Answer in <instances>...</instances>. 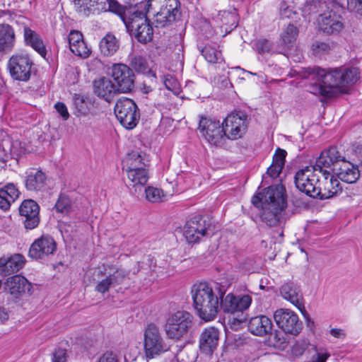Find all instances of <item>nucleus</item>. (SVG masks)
<instances>
[{"label":"nucleus","mask_w":362,"mask_h":362,"mask_svg":"<svg viewBox=\"0 0 362 362\" xmlns=\"http://www.w3.org/2000/svg\"><path fill=\"white\" fill-rule=\"evenodd\" d=\"M305 72L306 76H313V78L320 83H312L308 90L320 95L325 98L334 97L337 90L344 91L348 86L354 84L360 78L359 70L353 66H339L322 69L319 66L308 67Z\"/></svg>","instance_id":"1"},{"label":"nucleus","mask_w":362,"mask_h":362,"mask_svg":"<svg viewBox=\"0 0 362 362\" xmlns=\"http://www.w3.org/2000/svg\"><path fill=\"white\" fill-rule=\"evenodd\" d=\"M252 203L262 207L261 220L268 226H276L280 223L281 213L287 206L285 189L282 185L270 186L255 194Z\"/></svg>","instance_id":"2"},{"label":"nucleus","mask_w":362,"mask_h":362,"mask_svg":"<svg viewBox=\"0 0 362 362\" xmlns=\"http://www.w3.org/2000/svg\"><path fill=\"white\" fill-rule=\"evenodd\" d=\"M145 156L142 151H132L122 160L124 182L134 195L142 191L149 179L148 165Z\"/></svg>","instance_id":"3"},{"label":"nucleus","mask_w":362,"mask_h":362,"mask_svg":"<svg viewBox=\"0 0 362 362\" xmlns=\"http://www.w3.org/2000/svg\"><path fill=\"white\" fill-rule=\"evenodd\" d=\"M193 305L199 317L206 322L216 318L219 308V298L206 283L194 284L192 288Z\"/></svg>","instance_id":"4"},{"label":"nucleus","mask_w":362,"mask_h":362,"mask_svg":"<svg viewBox=\"0 0 362 362\" xmlns=\"http://www.w3.org/2000/svg\"><path fill=\"white\" fill-rule=\"evenodd\" d=\"M157 6H159V9L155 11L153 16V23L156 27L168 26L180 17L179 0H148L141 5L146 13H148Z\"/></svg>","instance_id":"5"},{"label":"nucleus","mask_w":362,"mask_h":362,"mask_svg":"<svg viewBox=\"0 0 362 362\" xmlns=\"http://www.w3.org/2000/svg\"><path fill=\"white\" fill-rule=\"evenodd\" d=\"M193 316L185 310H177L169 315L165 332L169 339L180 341L187 339L192 332Z\"/></svg>","instance_id":"6"},{"label":"nucleus","mask_w":362,"mask_h":362,"mask_svg":"<svg viewBox=\"0 0 362 362\" xmlns=\"http://www.w3.org/2000/svg\"><path fill=\"white\" fill-rule=\"evenodd\" d=\"M146 13L143 11H136L128 21L124 20L131 35H134L139 42L144 44L150 42L153 35V30L146 18Z\"/></svg>","instance_id":"7"},{"label":"nucleus","mask_w":362,"mask_h":362,"mask_svg":"<svg viewBox=\"0 0 362 362\" xmlns=\"http://www.w3.org/2000/svg\"><path fill=\"white\" fill-rule=\"evenodd\" d=\"M199 130L205 140L215 146H221L227 139L223 123L215 119L202 117L199 120Z\"/></svg>","instance_id":"8"},{"label":"nucleus","mask_w":362,"mask_h":362,"mask_svg":"<svg viewBox=\"0 0 362 362\" xmlns=\"http://www.w3.org/2000/svg\"><path fill=\"white\" fill-rule=\"evenodd\" d=\"M115 113L120 124L128 129H134L140 118L137 105L128 98H122L117 101Z\"/></svg>","instance_id":"9"},{"label":"nucleus","mask_w":362,"mask_h":362,"mask_svg":"<svg viewBox=\"0 0 362 362\" xmlns=\"http://www.w3.org/2000/svg\"><path fill=\"white\" fill-rule=\"evenodd\" d=\"M211 226V220L208 216L196 214L187 220L184 226L183 235L189 243H198L206 235Z\"/></svg>","instance_id":"10"},{"label":"nucleus","mask_w":362,"mask_h":362,"mask_svg":"<svg viewBox=\"0 0 362 362\" xmlns=\"http://www.w3.org/2000/svg\"><path fill=\"white\" fill-rule=\"evenodd\" d=\"M144 350L148 358H153L168 350L159 328L154 324L148 325L144 331Z\"/></svg>","instance_id":"11"},{"label":"nucleus","mask_w":362,"mask_h":362,"mask_svg":"<svg viewBox=\"0 0 362 362\" xmlns=\"http://www.w3.org/2000/svg\"><path fill=\"white\" fill-rule=\"evenodd\" d=\"M320 175L312 165L306 166L296 172L294 177V182L299 191L306 195L314 197Z\"/></svg>","instance_id":"12"},{"label":"nucleus","mask_w":362,"mask_h":362,"mask_svg":"<svg viewBox=\"0 0 362 362\" xmlns=\"http://www.w3.org/2000/svg\"><path fill=\"white\" fill-rule=\"evenodd\" d=\"M223 123L227 139L236 140L247 132L248 116L241 111L234 112L228 115Z\"/></svg>","instance_id":"13"},{"label":"nucleus","mask_w":362,"mask_h":362,"mask_svg":"<svg viewBox=\"0 0 362 362\" xmlns=\"http://www.w3.org/2000/svg\"><path fill=\"white\" fill-rule=\"evenodd\" d=\"M111 76L119 93H129L134 86L133 70L126 64H115L111 69Z\"/></svg>","instance_id":"14"},{"label":"nucleus","mask_w":362,"mask_h":362,"mask_svg":"<svg viewBox=\"0 0 362 362\" xmlns=\"http://www.w3.org/2000/svg\"><path fill=\"white\" fill-rule=\"evenodd\" d=\"M274 319L277 326L286 333L296 336L303 329V323L299 320L298 315L289 309L276 310Z\"/></svg>","instance_id":"15"},{"label":"nucleus","mask_w":362,"mask_h":362,"mask_svg":"<svg viewBox=\"0 0 362 362\" xmlns=\"http://www.w3.org/2000/svg\"><path fill=\"white\" fill-rule=\"evenodd\" d=\"M56 250L54 239L49 235H42L31 244L28 255L33 259H43L53 255Z\"/></svg>","instance_id":"16"},{"label":"nucleus","mask_w":362,"mask_h":362,"mask_svg":"<svg viewBox=\"0 0 362 362\" xmlns=\"http://www.w3.org/2000/svg\"><path fill=\"white\" fill-rule=\"evenodd\" d=\"M32 65L33 62L27 55H13L8 63L11 77L21 81L30 79Z\"/></svg>","instance_id":"17"},{"label":"nucleus","mask_w":362,"mask_h":362,"mask_svg":"<svg viewBox=\"0 0 362 362\" xmlns=\"http://www.w3.org/2000/svg\"><path fill=\"white\" fill-rule=\"evenodd\" d=\"M321 175L323 179L321 180L319 177L317 189H316L313 198L329 199L341 192V187L339 181L334 178L329 170L323 171V174Z\"/></svg>","instance_id":"18"},{"label":"nucleus","mask_w":362,"mask_h":362,"mask_svg":"<svg viewBox=\"0 0 362 362\" xmlns=\"http://www.w3.org/2000/svg\"><path fill=\"white\" fill-rule=\"evenodd\" d=\"M252 303V297L249 295L235 296L228 293L221 298L219 308L226 313L243 312L249 308Z\"/></svg>","instance_id":"19"},{"label":"nucleus","mask_w":362,"mask_h":362,"mask_svg":"<svg viewBox=\"0 0 362 362\" xmlns=\"http://www.w3.org/2000/svg\"><path fill=\"white\" fill-rule=\"evenodd\" d=\"M343 156L341 155L337 147H330L321 153L317 158L315 165L319 174H323V171L327 170V168L332 169L335 172Z\"/></svg>","instance_id":"20"},{"label":"nucleus","mask_w":362,"mask_h":362,"mask_svg":"<svg viewBox=\"0 0 362 362\" xmlns=\"http://www.w3.org/2000/svg\"><path fill=\"white\" fill-rule=\"evenodd\" d=\"M19 213L24 218L23 223L27 230H33L39 225L40 206L35 201L24 200L19 207Z\"/></svg>","instance_id":"21"},{"label":"nucleus","mask_w":362,"mask_h":362,"mask_svg":"<svg viewBox=\"0 0 362 362\" xmlns=\"http://www.w3.org/2000/svg\"><path fill=\"white\" fill-rule=\"evenodd\" d=\"M320 30L328 35L339 33L344 28L341 17L332 11L320 14L317 18Z\"/></svg>","instance_id":"22"},{"label":"nucleus","mask_w":362,"mask_h":362,"mask_svg":"<svg viewBox=\"0 0 362 362\" xmlns=\"http://www.w3.org/2000/svg\"><path fill=\"white\" fill-rule=\"evenodd\" d=\"M219 341V331L214 327L205 328L199 338V348L202 352L211 354L216 349Z\"/></svg>","instance_id":"23"},{"label":"nucleus","mask_w":362,"mask_h":362,"mask_svg":"<svg viewBox=\"0 0 362 362\" xmlns=\"http://www.w3.org/2000/svg\"><path fill=\"white\" fill-rule=\"evenodd\" d=\"M335 173L339 179L347 183H354L360 177L358 166L346 160L344 157L341 158L340 163L335 169Z\"/></svg>","instance_id":"24"},{"label":"nucleus","mask_w":362,"mask_h":362,"mask_svg":"<svg viewBox=\"0 0 362 362\" xmlns=\"http://www.w3.org/2000/svg\"><path fill=\"white\" fill-rule=\"evenodd\" d=\"M94 93L100 98L110 102L118 93L112 81L106 78L101 77L93 82Z\"/></svg>","instance_id":"25"},{"label":"nucleus","mask_w":362,"mask_h":362,"mask_svg":"<svg viewBox=\"0 0 362 362\" xmlns=\"http://www.w3.org/2000/svg\"><path fill=\"white\" fill-rule=\"evenodd\" d=\"M68 41L70 50L75 55L84 59L90 56V49L84 42L81 33L77 30L71 31L68 37Z\"/></svg>","instance_id":"26"},{"label":"nucleus","mask_w":362,"mask_h":362,"mask_svg":"<svg viewBox=\"0 0 362 362\" xmlns=\"http://www.w3.org/2000/svg\"><path fill=\"white\" fill-rule=\"evenodd\" d=\"M272 320L265 315H258L250 319L248 329L254 335L264 336L272 329Z\"/></svg>","instance_id":"27"},{"label":"nucleus","mask_w":362,"mask_h":362,"mask_svg":"<svg viewBox=\"0 0 362 362\" xmlns=\"http://www.w3.org/2000/svg\"><path fill=\"white\" fill-rule=\"evenodd\" d=\"M25 174V185L28 190L38 191L45 186L47 176L41 170L30 168Z\"/></svg>","instance_id":"28"},{"label":"nucleus","mask_w":362,"mask_h":362,"mask_svg":"<svg viewBox=\"0 0 362 362\" xmlns=\"http://www.w3.org/2000/svg\"><path fill=\"white\" fill-rule=\"evenodd\" d=\"M5 285L10 293L15 296L30 292L32 288L31 284L21 275H14L8 278Z\"/></svg>","instance_id":"29"},{"label":"nucleus","mask_w":362,"mask_h":362,"mask_svg":"<svg viewBox=\"0 0 362 362\" xmlns=\"http://www.w3.org/2000/svg\"><path fill=\"white\" fill-rule=\"evenodd\" d=\"M24 264V257L16 254L10 257L0 259V274L8 276L18 272Z\"/></svg>","instance_id":"30"},{"label":"nucleus","mask_w":362,"mask_h":362,"mask_svg":"<svg viewBox=\"0 0 362 362\" xmlns=\"http://www.w3.org/2000/svg\"><path fill=\"white\" fill-rule=\"evenodd\" d=\"M20 195V192L13 183H8L0 188V209L7 211Z\"/></svg>","instance_id":"31"},{"label":"nucleus","mask_w":362,"mask_h":362,"mask_svg":"<svg viewBox=\"0 0 362 362\" xmlns=\"http://www.w3.org/2000/svg\"><path fill=\"white\" fill-rule=\"evenodd\" d=\"M281 294L284 298L300 309L302 304V294L298 288L292 282L284 284L281 288Z\"/></svg>","instance_id":"32"},{"label":"nucleus","mask_w":362,"mask_h":362,"mask_svg":"<svg viewBox=\"0 0 362 362\" xmlns=\"http://www.w3.org/2000/svg\"><path fill=\"white\" fill-rule=\"evenodd\" d=\"M15 42V33L8 24H0V52H10Z\"/></svg>","instance_id":"33"},{"label":"nucleus","mask_w":362,"mask_h":362,"mask_svg":"<svg viewBox=\"0 0 362 362\" xmlns=\"http://www.w3.org/2000/svg\"><path fill=\"white\" fill-rule=\"evenodd\" d=\"M119 47V42L116 37L110 33H107L100 41L99 48L101 54L110 57L115 54Z\"/></svg>","instance_id":"34"},{"label":"nucleus","mask_w":362,"mask_h":362,"mask_svg":"<svg viewBox=\"0 0 362 362\" xmlns=\"http://www.w3.org/2000/svg\"><path fill=\"white\" fill-rule=\"evenodd\" d=\"M129 65L132 69L138 73L151 75L154 79L156 78L154 73L149 67L148 62L145 57L139 54H132L129 56Z\"/></svg>","instance_id":"35"},{"label":"nucleus","mask_w":362,"mask_h":362,"mask_svg":"<svg viewBox=\"0 0 362 362\" xmlns=\"http://www.w3.org/2000/svg\"><path fill=\"white\" fill-rule=\"evenodd\" d=\"M24 36L26 43L31 46L42 57H45L47 50L40 36L28 28L24 29Z\"/></svg>","instance_id":"36"},{"label":"nucleus","mask_w":362,"mask_h":362,"mask_svg":"<svg viewBox=\"0 0 362 362\" xmlns=\"http://www.w3.org/2000/svg\"><path fill=\"white\" fill-rule=\"evenodd\" d=\"M202 54L209 63H221L223 61L221 51L210 45L205 46L202 50Z\"/></svg>","instance_id":"37"},{"label":"nucleus","mask_w":362,"mask_h":362,"mask_svg":"<svg viewBox=\"0 0 362 362\" xmlns=\"http://www.w3.org/2000/svg\"><path fill=\"white\" fill-rule=\"evenodd\" d=\"M146 199L153 203L161 202L165 201L166 196L161 189L148 187L145 189Z\"/></svg>","instance_id":"38"},{"label":"nucleus","mask_w":362,"mask_h":362,"mask_svg":"<svg viewBox=\"0 0 362 362\" xmlns=\"http://www.w3.org/2000/svg\"><path fill=\"white\" fill-rule=\"evenodd\" d=\"M298 30L296 26L289 24L281 34V40L286 45H289L296 41Z\"/></svg>","instance_id":"39"},{"label":"nucleus","mask_w":362,"mask_h":362,"mask_svg":"<svg viewBox=\"0 0 362 362\" xmlns=\"http://www.w3.org/2000/svg\"><path fill=\"white\" fill-rule=\"evenodd\" d=\"M331 49V46L328 42L315 41L312 45L313 53L315 56H321L328 54Z\"/></svg>","instance_id":"40"},{"label":"nucleus","mask_w":362,"mask_h":362,"mask_svg":"<svg viewBox=\"0 0 362 362\" xmlns=\"http://www.w3.org/2000/svg\"><path fill=\"white\" fill-rule=\"evenodd\" d=\"M129 272L123 269L117 268L112 274L109 276L111 278L114 285H118L124 281L125 279H129Z\"/></svg>","instance_id":"41"},{"label":"nucleus","mask_w":362,"mask_h":362,"mask_svg":"<svg viewBox=\"0 0 362 362\" xmlns=\"http://www.w3.org/2000/svg\"><path fill=\"white\" fill-rule=\"evenodd\" d=\"M55 209L58 212L68 213L71 209V201L69 198L64 194H61L55 204Z\"/></svg>","instance_id":"42"},{"label":"nucleus","mask_w":362,"mask_h":362,"mask_svg":"<svg viewBox=\"0 0 362 362\" xmlns=\"http://www.w3.org/2000/svg\"><path fill=\"white\" fill-rule=\"evenodd\" d=\"M222 17V22L224 25H228L230 29L237 27L238 20L235 12L223 11Z\"/></svg>","instance_id":"43"},{"label":"nucleus","mask_w":362,"mask_h":362,"mask_svg":"<svg viewBox=\"0 0 362 362\" xmlns=\"http://www.w3.org/2000/svg\"><path fill=\"white\" fill-rule=\"evenodd\" d=\"M106 2L108 4V8H106V4H104L103 5H102V4H100L101 6H100V11H112V12H114V13H119L121 12V6L120 5L118 4V2L115 0H105ZM100 3H102V1H100Z\"/></svg>","instance_id":"44"},{"label":"nucleus","mask_w":362,"mask_h":362,"mask_svg":"<svg viewBox=\"0 0 362 362\" xmlns=\"http://www.w3.org/2000/svg\"><path fill=\"white\" fill-rule=\"evenodd\" d=\"M114 285L112 283V281L111 280V278L107 276L104 279L100 281L96 286L95 290L101 293H104L109 291V288L111 286Z\"/></svg>","instance_id":"45"},{"label":"nucleus","mask_w":362,"mask_h":362,"mask_svg":"<svg viewBox=\"0 0 362 362\" xmlns=\"http://www.w3.org/2000/svg\"><path fill=\"white\" fill-rule=\"evenodd\" d=\"M286 152L285 150L277 148L273 156L272 163L283 168L285 162Z\"/></svg>","instance_id":"46"},{"label":"nucleus","mask_w":362,"mask_h":362,"mask_svg":"<svg viewBox=\"0 0 362 362\" xmlns=\"http://www.w3.org/2000/svg\"><path fill=\"white\" fill-rule=\"evenodd\" d=\"M347 7L351 11L362 16V0H347Z\"/></svg>","instance_id":"47"},{"label":"nucleus","mask_w":362,"mask_h":362,"mask_svg":"<svg viewBox=\"0 0 362 362\" xmlns=\"http://www.w3.org/2000/svg\"><path fill=\"white\" fill-rule=\"evenodd\" d=\"M54 107L57 112L62 117L64 120H66L69 117L67 107L64 103L58 102L55 104Z\"/></svg>","instance_id":"48"},{"label":"nucleus","mask_w":362,"mask_h":362,"mask_svg":"<svg viewBox=\"0 0 362 362\" xmlns=\"http://www.w3.org/2000/svg\"><path fill=\"white\" fill-rule=\"evenodd\" d=\"M66 351L62 349L55 350L53 354L52 362H66Z\"/></svg>","instance_id":"49"},{"label":"nucleus","mask_w":362,"mask_h":362,"mask_svg":"<svg viewBox=\"0 0 362 362\" xmlns=\"http://www.w3.org/2000/svg\"><path fill=\"white\" fill-rule=\"evenodd\" d=\"M282 168L280 166L272 164L267 169V173L272 177H277L282 170Z\"/></svg>","instance_id":"50"},{"label":"nucleus","mask_w":362,"mask_h":362,"mask_svg":"<svg viewBox=\"0 0 362 362\" xmlns=\"http://www.w3.org/2000/svg\"><path fill=\"white\" fill-rule=\"evenodd\" d=\"M280 14L282 18H289L292 17L293 14H295V12L283 2L280 7Z\"/></svg>","instance_id":"51"},{"label":"nucleus","mask_w":362,"mask_h":362,"mask_svg":"<svg viewBox=\"0 0 362 362\" xmlns=\"http://www.w3.org/2000/svg\"><path fill=\"white\" fill-rule=\"evenodd\" d=\"M98 362H118V360L112 352H106L99 358Z\"/></svg>","instance_id":"52"},{"label":"nucleus","mask_w":362,"mask_h":362,"mask_svg":"<svg viewBox=\"0 0 362 362\" xmlns=\"http://www.w3.org/2000/svg\"><path fill=\"white\" fill-rule=\"evenodd\" d=\"M257 48L259 53L269 52L271 49V45L268 40H263L259 41Z\"/></svg>","instance_id":"53"},{"label":"nucleus","mask_w":362,"mask_h":362,"mask_svg":"<svg viewBox=\"0 0 362 362\" xmlns=\"http://www.w3.org/2000/svg\"><path fill=\"white\" fill-rule=\"evenodd\" d=\"M329 333L334 337L340 339H344L346 337V332L344 329L339 328H332L330 329Z\"/></svg>","instance_id":"54"},{"label":"nucleus","mask_w":362,"mask_h":362,"mask_svg":"<svg viewBox=\"0 0 362 362\" xmlns=\"http://www.w3.org/2000/svg\"><path fill=\"white\" fill-rule=\"evenodd\" d=\"M74 103H75V105L76 106V107L78 109V110L81 113H85L86 108H84L83 107V105L84 103V99L83 97L78 96V97L76 98L74 100Z\"/></svg>","instance_id":"55"},{"label":"nucleus","mask_w":362,"mask_h":362,"mask_svg":"<svg viewBox=\"0 0 362 362\" xmlns=\"http://www.w3.org/2000/svg\"><path fill=\"white\" fill-rule=\"evenodd\" d=\"M9 314L6 309L0 306V324L4 323L8 320Z\"/></svg>","instance_id":"56"},{"label":"nucleus","mask_w":362,"mask_h":362,"mask_svg":"<svg viewBox=\"0 0 362 362\" xmlns=\"http://www.w3.org/2000/svg\"><path fill=\"white\" fill-rule=\"evenodd\" d=\"M141 90L142 93H144L145 94H148L153 90V88H151V86H148L146 83H143L141 87Z\"/></svg>","instance_id":"57"},{"label":"nucleus","mask_w":362,"mask_h":362,"mask_svg":"<svg viewBox=\"0 0 362 362\" xmlns=\"http://www.w3.org/2000/svg\"><path fill=\"white\" fill-rule=\"evenodd\" d=\"M171 80H173V81L175 82V80L171 76H170V79H169L168 78H165V80H164V84H165V87L168 89H170V86L172 84Z\"/></svg>","instance_id":"58"},{"label":"nucleus","mask_w":362,"mask_h":362,"mask_svg":"<svg viewBox=\"0 0 362 362\" xmlns=\"http://www.w3.org/2000/svg\"><path fill=\"white\" fill-rule=\"evenodd\" d=\"M1 288V281H0V288Z\"/></svg>","instance_id":"59"}]
</instances>
